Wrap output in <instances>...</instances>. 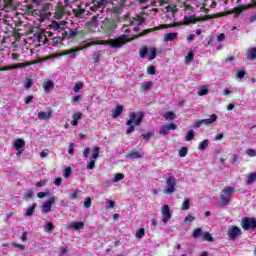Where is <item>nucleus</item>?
<instances>
[{
	"mask_svg": "<svg viewBox=\"0 0 256 256\" xmlns=\"http://www.w3.org/2000/svg\"><path fill=\"white\" fill-rule=\"evenodd\" d=\"M122 31L125 34H122L117 38L110 39V40H104V41H95L93 39L84 40L82 42V47H84V49H87V47H91L93 45H109L111 49H121V47L129 43L130 40L127 37V35H129L131 30H129V26L125 25L123 26Z\"/></svg>",
	"mask_w": 256,
	"mask_h": 256,
	"instance_id": "f257e3e1",
	"label": "nucleus"
},
{
	"mask_svg": "<svg viewBox=\"0 0 256 256\" xmlns=\"http://www.w3.org/2000/svg\"><path fill=\"white\" fill-rule=\"evenodd\" d=\"M51 29L54 31H58V33H61L62 36H56L52 38L51 44L54 47H59L63 43V39L67 37V32H65V21H60V22H52L51 24Z\"/></svg>",
	"mask_w": 256,
	"mask_h": 256,
	"instance_id": "f03ea898",
	"label": "nucleus"
},
{
	"mask_svg": "<svg viewBox=\"0 0 256 256\" xmlns=\"http://www.w3.org/2000/svg\"><path fill=\"white\" fill-rule=\"evenodd\" d=\"M166 184L163 189L164 195H173L177 191V178L173 173H168V176L166 177Z\"/></svg>",
	"mask_w": 256,
	"mask_h": 256,
	"instance_id": "7ed1b4c3",
	"label": "nucleus"
},
{
	"mask_svg": "<svg viewBox=\"0 0 256 256\" xmlns=\"http://www.w3.org/2000/svg\"><path fill=\"white\" fill-rule=\"evenodd\" d=\"M234 194L235 188L231 186H226L220 193V207H225V205H229Z\"/></svg>",
	"mask_w": 256,
	"mask_h": 256,
	"instance_id": "20e7f679",
	"label": "nucleus"
},
{
	"mask_svg": "<svg viewBox=\"0 0 256 256\" xmlns=\"http://www.w3.org/2000/svg\"><path fill=\"white\" fill-rule=\"evenodd\" d=\"M129 120L126 122V125H141L143 121V112H130L129 114Z\"/></svg>",
	"mask_w": 256,
	"mask_h": 256,
	"instance_id": "39448f33",
	"label": "nucleus"
},
{
	"mask_svg": "<svg viewBox=\"0 0 256 256\" xmlns=\"http://www.w3.org/2000/svg\"><path fill=\"white\" fill-rule=\"evenodd\" d=\"M147 55H148L149 61H153V59L157 57V50L155 49V47H150V48L143 47L142 49H140L141 59H145Z\"/></svg>",
	"mask_w": 256,
	"mask_h": 256,
	"instance_id": "423d86ee",
	"label": "nucleus"
},
{
	"mask_svg": "<svg viewBox=\"0 0 256 256\" xmlns=\"http://www.w3.org/2000/svg\"><path fill=\"white\" fill-rule=\"evenodd\" d=\"M241 225L244 231H249V229H256V220L255 218L244 217L242 219Z\"/></svg>",
	"mask_w": 256,
	"mask_h": 256,
	"instance_id": "0eeeda50",
	"label": "nucleus"
},
{
	"mask_svg": "<svg viewBox=\"0 0 256 256\" xmlns=\"http://www.w3.org/2000/svg\"><path fill=\"white\" fill-rule=\"evenodd\" d=\"M161 215L163 217L162 222L169 223V221H171L173 214H171V208H169V205L165 204L162 206Z\"/></svg>",
	"mask_w": 256,
	"mask_h": 256,
	"instance_id": "6e6552de",
	"label": "nucleus"
},
{
	"mask_svg": "<svg viewBox=\"0 0 256 256\" xmlns=\"http://www.w3.org/2000/svg\"><path fill=\"white\" fill-rule=\"evenodd\" d=\"M241 235V228L237 226H233L228 229V237L230 241H235Z\"/></svg>",
	"mask_w": 256,
	"mask_h": 256,
	"instance_id": "1a4fd4ad",
	"label": "nucleus"
},
{
	"mask_svg": "<svg viewBox=\"0 0 256 256\" xmlns=\"http://www.w3.org/2000/svg\"><path fill=\"white\" fill-rule=\"evenodd\" d=\"M143 157H145V152H143V150H133L126 154V159H143Z\"/></svg>",
	"mask_w": 256,
	"mask_h": 256,
	"instance_id": "9d476101",
	"label": "nucleus"
},
{
	"mask_svg": "<svg viewBox=\"0 0 256 256\" xmlns=\"http://www.w3.org/2000/svg\"><path fill=\"white\" fill-rule=\"evenodd\" d=\"M177 129L176 124L170 123L168 125H164L160 128V135H169V131H175Z\"/></svg>",
	"mask_w": 256,
	"mask_h": 256,
	"instance_id": "9b49d317",
	"label": "nucleus"
},
{
	"mask_svg": "<svg viewBox=\"0 0 256 256\" xmlns=\"http://www.w3.org/2000/svg\"><path fill=\"white\" fill-rule=\"evenodd\" d=\"M54 203H55V196H52L49 198L48 201L44 203V205H42V213H49Z\"/></svg>",
	"mask_w": 256,
	"mask_h": 256,
	"instance_id": "f8f14e48",
	"label": "nucleus"
},
{
	"mask_svg": "<svg viewBox=\"0 0 256 256\" xmlns=\"http://www.w3.org/2000/svg\"><path fill=\"white\" fill-rule=\"evenodd\" d=\"M81 49H83V48H72L69 50H65L62 52V55H69V57L71 59H75V57H77V53H79V51H81Z\"/></svg>",
	"mask_w": 256,
	"mask_h": 256,
	"instance_id": "ddd939ff",
	"label": "nucleus"
},
{
	"mask_svg": "<svg viewBox=\"0 0 256 256\" xmlns=\"http://www.w3.org/2000/svg\"><path fill=\"white\" fill-rule=\"evenodd\" d=\"M246 57L248 59V61H255L256 59V48L252 47V48H248L246 51Z\"/></svg>",
	"mask_w": 256,
	"mask_h": 256,
	"instance_id": "4468645a",
	"label": "nucleus"
},
{
	"mask_svg": "<svg viewBox=\"0 0 256 256\" xmlns=\"http://www.w3.org/2000/svg\"><path fill=\"white\" fill-rule=\"evenodd\" d=\"M55 87V82L47 80L43 82V89L45 93H51V89Z\"/></svg>",
	"mask_w": 256,
	"mask_h": 256,
	"instance_id": "2eb2a0df",
	"label": "nucleus"
},
{
	"mask_svg": "<svg viewBox=\"0 0 256 256\" xmlns=\"http://www.w3.org/2000/svg\"><path fill=\"white\" fill-rule=\"evenodd\" d=\"M51 115H53V111L48 110L47 112H39L38 113V119H40V121H45L47 119H51Z\"/></svg>",
	"mask_w": 256,
	"mask_h": 256,
	"instance_id": "dca6fc26",
	"label": "nucleus"
},
{
	"mask_svg": "<svg viewBox=\"0 0 256 256\" xmlns=\"http://www.w3.org/2000/svg\"><path fill=\"white\" fill-rule=\"evenodd\" d=\"M83 114L81 112H76L72 116V121L70 122L73 127H77L79 125V120L82 119Z\"/></svg>",
	"mask_w": 256,
	"mask_h": 256,
	"instance_id": "f3484780",
	"label": "nucleus"
},
{
	"mask_svg": "<svg viewBox=\"0 0 256 256\" xmlns=\"http://www.w3.org/2000/svg\"><path fill=\"white\" fill-rule=\"evenodd\" d=\"M115 29H117V25L115 23H109L105 28V32L109 37H111V35L115 33Z\"/></svg>",
	"mask_w": 256,
	"mask_h": 256,
	"instance_id": "a211bd4d",
	"label": "nucleus"
},
{
	"mask_svg": "<svg viewBox=\"0 0 256 256\" xmlns=\"http://www.w3.org/2000/svg\"><path fill=\"white\" fill-rule=\"evenodd\" d=\"M217 119H218L217 114H212L209 118L202 119V122H203V125H213V123H215Z\"/></svg>",
	"mask_w": 256,
	"mask_h": 256,
	"instance_id": "6ab92c4d",
	"label": "nucleus"
},
{
	"mask_svg": "<svg viewBox=\"0 0 256 256\" xmlns=\"http://www.w3.org/2000/svg\"><path fill=\"white\" fill-rule=\"evenodd\" d=\"M24 145H25V140L18 138L14 141L13 147L16 149V151H19L23 149Z\"/></svg>",
	"mask_w": 256,
	"mask_h": 256,
	"instance_id": "aec40b11",
	"label": "nucleus"
},
{
	"mask_svg": "<svg viewBox=\"0 0 256 256\" xmlns=\"http://www.w3.org/2000/svg\"><path fill=\"white\" fill-rule=\"evenodd\" d=\"M256 182V172H251L246 177V185H253Z\"/></svg>",
	"mask_w": 256,
	"mask_h": 256,
	"instance_id": "412c9836",
	"label": "nucleus"
},
{
	"mask_svg": "<svg viewBox=\"0 0 256 256\" xmlns=\"http://www.w3.org/2000/svg\"><path fill=\"white\" fill-rule=\"evenodd\" d=\"M121 113H123V106L117 105L115 110H113V112H112V117L114 119H117V117H119L121 115Z\"/></svg>",
	"mask_w": 256,
	"mask_h": 256,
	"instance_id": "4be33fe9",
	"label": "nucleus"
},
{
	"mask_svg": "<svg viewBox=\"0 0 256 256\" xmlns=\"http://www.w3.org/2000/svg\"><path fill=\"white\" fill-rule=\"evenodd\" d=\"M71 229H75V231H79L85 227V223L83 222H74L70 224Z\"/></svg>",
	"mask_w": 256,
	"mask_h": 256,
	"instance_id": "5701e85b",
	"label": "nucleus"
},
{
	"mask_svg": "<svg viewBox=\"0 0 256 256\" xmlns=\"http://www.w3.org/2000/svg\"><path fill=\"white\" fill-rule=\"evenodd\" d=\"M37 208V203H34L32 206L28 207L25 213L26 217H32L35 213V209Z\"/></svg>",
	"mask_w": 256,
	"mask_h": 256,
	"instance_id": "b1692460",
	"label": "nucleus"
},
{
	"mask_svg": "<svg viewBox=\"0 0 256 256\" xmlns=\"http://www.w3.org/2000/svg\"><path fill=\"white\" fill-rule=\"evenodd\" d=\"M196 17L195 15H186L184 17V25H189L191 23H195Z\"/></svg>",
	"mask_w": 256,
	"mask_h": 256,
	"instance_id": "393cba45",
	"label": "nucleus"
},
{
	"mask_svg": "<svg viewBox=\"0 0 256 256\" xmlns=\"http://www.w3.org/2000/svg\"><path fill=\"white\" fill-rule=\"evenodd\" d=\"M176 37H178L177 33H167L164 35V41H175Z\"/></svg>",
	"mask_w": 256,
	"mask_h": 256,
	"instance_id": "a878e982",
	"label": "nucleus"
},
{
	"mask_svg": "<svg viewBox=\"0 0 256 256\" xmlns=\"http://www.w3.org/2000/svg\"><path fill=\"white\" fill-rule=\"evenodd\" d=\"M123 179H125V175L123 173H117L112 179V183H119V181H123Z\"/></svg>",
	"mask_w": 256,
	"mask_h": 256,
	"instance_id": "bb28decb",
	"label": "nucleus"
},
{
	"mask_svg": "<svg viewBox=\"0 0 256 256\" xmlns=\"http://www.w3.org/2000/svg\"><path fill=\"white\" fill-rule=\"evenodd\" d=\"M151 87H153V82L148 81V82H144L141 84V90L145 91V92L149 91V89H151Z\"/></svg>",
	"mask_w": 256,
	"mask_h": 256,
	"instance_id": "cd10ccee",
	"label": "nucleus"
},
{
	"mask_svg": "<svg viewBox=\"0 0 256 256\" xmlns=\"http://www.w3.org/2000/svg\"><path fill=\"white\" fill-rule=\"evenodd\" d=\"M21 67H25V64L9 65L3 68L2 71H9L11 69H20Z\"/></svg>",
	"mask_w": 256,
	"mask_h": 256,
	"instance_id": "c85d7f7f",
	"label": "nucleus"
},
{
	"mask_svg": "<svg viewBox=\"0 0 256 256\" xmlns=\"http://www.w3.org/2000/svg\"><path fill=\"white\" fill-rule=\"evenodd\" d=\"M44 229H45L46 233H51L53 231V229H55V226L51 222H46L44 224Z\"/></svg>",
	"mask_w": 256,
	"mask_h": 256,
	"instance_id": "c756f323",
	"label": "nucleus"
},
{
	"mask_svg": "<svg viewBox=\"0 0 256 256\" xmlns=\"http://www.w3.org/2000/svg\"><path fill=\"white\" fill-rule=\"evenodd\" d=\"M194 57H195V54L193 53V51H189L187 56L185 57L186 65H189V63H191V61H193Z\"/></svg>",
	"mask_w": 256,
	"mask_h": 256,
	"instance_id": "7c9ffc66",
	"label": "nucleus"
},
{
	"mask_svg": "<svg viewBox=\"0 0 256 256\" xmlns=\"http://www.w3.org/2000/svg\"><path fill=\"white\" fill-rule=\"evenodd\" d=\"M136 239H143L145 237V228H140L136 231L135 234Z\"/></svg>",
	"mask_w": 256,
	"mask_h": 256,
	"instance_id": "2f4dec72",
	"label": "nucleus"
},
{
	"mask_svg": "<svg viewBox=\"0 0 256 256\" xmlns=\"http://www.w3.org/2000/svg\"><path fill=\"white\" fill-rule=\"evenodd\" d=\"M208 147H209V140L206 139L199 144L198 149L199 151H205V149Z\"/></svg>",
	"mask_w": 256,
	"mask_h": 256,
	"instance_id": "473e14b6",
	"label": "nucleus"
},
{
	"mask_svg": "<svg viewBox=\"0 0 256 256\" xmlns=\"http://www.w3.org/2000/svg\"><path fill=\"white\" fill-rule=\"evenodd\" d=\"M191 207V204L189 203V198H184L181 210L182 211H187Z\"/></svg>",
	"mask_w": 256,
	"mask_h": 256,
	"instance_id": "72a5a7b5",
	"label": "nucleus"
},
{
	"mask_svg": "<svg viewBox=\"0 0 256 256\" xmlns=\"http://www.w3.org/2000/svg\"><path fill=\"white\" fill-rule=\"evenodd\" d=\"M93 151H94V153H93V155L91 157V160L92 161H97V158L99 157L100 149H99V147H94Z\"/></svg>",
	"mask_w": 256,
	"mask_h": 256,
	"instance_id": "f704fd0d",
	"label": "nucleus"
},
{
	"mask_svg": "<svg viewBox=\"0 0 256 256\" xmlns=\"http://www.w3.org/2000/svg\"><path fill=\"white\" fill-rule=\"evenodd\" d=\"M164 117L167 121H173V119H175V113L173 112H166L164 114Z\"/></svg>",
	"mask_w": 256,
	"mask_h": 256,
	"instance_id": "c9c22d12",
	"label": "nucleus"
},
{
	"mask_svg": "<svg viewBox=\"0 0 256 256\" xmlns=\"http://www.w3.org/2000/svg\"><path fill=\"white\" fill-rule=\"evenodd\" d=\"M187 153H189V149H187V147H182L179 150V157H187Z\"/></svg>",
	"mask_w": 256,
	"mask_h": 256,
	"instance_id": "e433bc0d",
	"label": "nucleus"
},
{
	"mask_svg": "<svg viewBox=\"0 0 256 256\" xmlns=\"http://www.w3.org/2000/svg\"><path fill=\"white\" fill-rule=\"evenodd\" d=\"M194 138H195V131L190 130V131L186 134V141H193Z\"/></svg>",
	"mask_w": 256,
	"mask_h": 256,
	"instance_id": "4c0bfd02",
	"label": "nucleus"
},
{
	"mask_svg": "<svg viewBox=\"0 0 256 256\" xmlns=\"http://www.w3.org/2000/svg\"><path fill=\"white\" fill-rule=\"evenodd\" d=\"M81 89H83V83L82 82L76 83L75 86L73 87L74 93H79V91H81Z\"/></svg>",
	"mask_w": 256,
	"mask_h": 256,
	"instance_id": "58836bf2",
	"label": "nucleus"
},
{
	"mask_svg": "<svg viewBox=\"0 0 256 256\" xmlns=\"http://www.w3.org/2000/svg\"><path fill=\"white\" fill-rule=\"evenodd\" d=\"M141 137L144 139V141H149L151 137H153V132L149 131L147 133H144L141 135Z\"/></svg>",
	"mask_w": 256,
	"mask_h": 256,
	"instance_id": "ea45409f",
	"label": "nucleus"
},
{
	"mask_svg": "<svg viewBox=\"0 0 256 256\" xmlns=\"http://www.w3.org/2000/svg\"><path fill=\"white\" fill-rule=\"evenodd\" d=\"M203 230L201 228H197L193 232L194 239H199V236L202 235Z\"/></svg>",
	"mask_w": 256,
	"mask_h": 256,
	"instance_id": "a19ab883",
	"label": "nucleus"
},
{
	"mask_svg": "<svg viewBox=\"0 0 256 256\" xmlns=\"http://www.w3.org/2000/svg\"><path fill=\"white\" fill-rule=\"evenodd\" d=\"M67 253H69V248L67 246L65 247H60V251H59V255L60 256H64L67 255Z\"/></svg>",
	"mask_w": 256,
	"mask_h": 256,
	"instance_id": "79ce46f5",
	"label": "nucleus"
},
{
	"mask_svg": "<svg viewBox=\"0 0 256 256\" xmlns=\"http://www.w3.org/2000/svg\"><path fill=\"white\" fill-rule=\"evenodd\" d=\"M24 87L26 89H31L33 87V81L31 79H27L24 81Z\"/></svg>",
	"mask_w": 256,
	"mask_h": 256,
	"instance_id": "37998d69",
	"label": "nucleus"
},
{
	"mask_svg": "<svg viewBox=\"0 0 256 256\" xmlns=\"http://www.w3.org/2000/svg\"><path fill=\"white\" fill-rule=\"evenodd\" d=\"M246 155H248V157H256V150L255 149H247Z\"/></svg>",
	"mask_w": 256,
	"mask_h": 256,
	"instance_id": "c03bdc74",
	"label": "nucleus"
},
{
	"mask_svg": "<svg viewBox=\"0 0 256 256\" xmlns=\"http://www.w3.org/2000/svg\"><path fill=\"white\" fill-rule=\"evenodd\" d=\"M84 207H85V209H89L91 207V197H87L84 200Z\"/></svg>",
	"mask_w": 256,
	"mask_h": 256,
	"instance_id": "a18cd8bd",
	"label": "nucleus"
},
{
	"mask_svg": "<svg viewBox=\"0 0 256 256\" xmlns=\"http://www.w3.org/2000/svg\"><path fill=\"white\" fill-rule=\"evenodd\" d=\"M239 156L238 155H233L232 159H231V164L232 165H239Z\"/></svg>",
	"mask_w": 256,
	"mask_h": 256,
	"instance_id": "49530a36",
	"label": "nucleus"
},
{
	"mask_svg": "<svg viewBox=\"0 0 256 256\" xmlns=\"http://www.w3.org/2000/svg\"><path fill=\"white\" fill-rule=\"evenodd\" d=\"M106 207H107V209H113L115 207V201L107 200L106 201Z\"/></svg>",
	"mask_w": 256,
	"mask_h": 256,
	"instance_id": "de8ad7c7",
	"label": "nucleus"
},
{
	"mask_svg": "<svg viewBox=\"0 0 256 256\" xmlns=\"http://www.w3.org/2000/svg\"><path fill=\"white\" fill-rule=\"evenodd\" d=\"M49 195H50L49 191L37 193V197L39 199H43L44 197H49Z\"/></svg>",
	"mask_w": 256,
	"mask_h": 256,
	"instance_id": "09e8293b",
	"label": "nucleus"
},
{
	"mask_svg": "<svg viewBox=\"0 0 256 256\" xmlns=\"http://www.w3.org/2000/svg\"><path fill=\"white\" fill-rule=\"evenodd\" d=\"M193 221H195V217L191 214H189L185 219H184V223H193Z\"/></svg>",
	"mask_w": 256,
	"mask_h": 256,
	"instance_id": "8fccbe9b",
	"label": "nucleus"
},
{
	"mask_svg": "<svg viewBox=\"0 0 256 256\" xmlns=\"http://www.w3.org/2000/svg\"><path fill=\"white\" fill-rule=\"evenodd\" d=\"M133 131H135V125H133V124L128 125V128L126 130L127 135L133 133Z\"/></svg>",
	"mask_w": 256,
	"mask_h": 256,
	"instance_id": "3c124183",
	"label": "nucleus"
},
{
	"mask_svg": "<svg viewBox=\"0 0 256 256\" xmlns=\"http://www.w3.org/2000/svg\"><path fill=\"white\" fill-rule=\"evenodd\" d=\"M71 176V168H66L63 173V177L66 179Z\"/></svg>",
	"mask_w": 256,
	"mask_h": 256,
	"instance_id": "603ef678",
	"label": "nucleus"
},
{
	"mask_svg": "<svg viewBox=\"0 0 256 256\" xmlns=\"http://www.w3.org/2000/svg\"><path fill=\"white\" fill-rule=\"evenodd\" d=\"M147 73H148V75H155V67L154 66H149L147 68Z\"/></svg>",
	"mask_w": 256,
	"mask_h": 256,
	"instance_id": "864d4df0",
	"label": "nucleus"
},
{
	"mask_svg": "<svg viewBox=\"0 0 256 256\" xmlns=\"http://www.w3.org/2000/svg\"><path fill=\"white\" fill-rule=\"evenodd\" d=\"M207 93H209V90H207V89H200V90H198V95L200 96V97H203V95H207Z\"/></svg>",
	"mask_w": 256,
	"mask_h": 256,
	"instance_id": "5fc2aeb1",
	"label": "nucleus"
},
{
	"mask_svg": "<svg viewBox=\"0 0 256 256\" xmlns=\"http://www.w3.org/2000/svg\"><path fill=\"white\" fill-rule=\"evenodd\" d=\"M246 75L245 70H241L237 73V79H243Z\"/></svg>",
	"mask_w": 256,
	"mask_h": 256,
	"instance_id": "6e6d98bb",
	"label": "nucleus"
},
{
	"mask_svg": "<svg viewBox=\"0 0 256 256\" xmlns=\"http://www.w3.org/2000/svg\"><path fill=\"white\" fill-rule=\"evenodd\" d=\"M75 144H73V143H71L70 145H69V150H68V153H69V155H73V153H75Z\"/></svg>",
	"mask_w": 256,
	"mask_h": 256,
	"instance_id": "4d7b16f0",
	"label": "nucleus"
},
{
	"mask_svg": "<svg viewBox=\"0 0 256 256\" xmlns=\"http://www.w3.org/2000/svg\"><path fill=\"white\" fill-rule=\"evenodd\" d=\"M204 241H213V236H211V234L209 233H205L204 234Z\"/></svg>",
	"mask_w": 256,
	"mask_h": 256,
	"instance_id": "13d9d810",
	"label": "nucleus"
},
{
	"mask_svg": "<svg viewBox=\"0 0 256 256\" xmlns=\"http://www.w3.org/2000/svg\"><path fill=\"white\" fill-rule=\"evenodd\" d=\"M47 155H49V149H45L40 153V157L42 159H45V157H47Z\"/></svg>",
	"mask_w": 256,
	"mask_h": 256,
	"instance_id": "bf43d9fd",
	"label": "nucleus"
},
{
	"mask_svg": "<svg viewBox=\"0 0 256 256\" xmlns=\"http://www.w3.org/2000/svg\"><path fill=\"white\" fill-rule=\"evenodd\" d=\"M99 59H101V54L95 53L93 56L94 63H99Z\"/></svg>",
	"mask_w": 256,
	"mask_h": 256,
	"instance_id": "052dcab7",
	"label": "nucleus"
},
{
	"mask_svg": "<svg viewBox=\"0 0 256 256\" xmlns=\"http://www.w3.org/2000/svg\"><path fill=\"white\" fill-rule=\"evenodd\" d=\"M47 184V180H40L39 182L36 183V187H45Z\"/></svg>",
	"mask_w": 256,
	"mask_h": 256,
	"instance_id": "680f3d73",
	"label": "nucleus"
},
{
	"mask_svg": "<svg viewBox=\"0 0 256 256\" xmlns=\"http://www.w3.org/2000/svg\"><path fill=\"white\" fill-rule=\"evenodd\" d=\"M61 183H63V178L59 177L54 180V185H56V187H59Z\"/></svg>",
	"mask_w": 256,
	"mask_h": 256,
	"instance_id": "e2e57ef3",
	"label": "nucleus"
},
{
	"mask_svg": "<svg viewBox=\"0 0 256 256\" xmlns=\"http://www.w3.org/2000/svg\"><path fill=\"white\" fill-rule=\"evenodd\" d=\"M218 43H221V41H225V34L221 33L220 35L217 36Z\"/></svg>",
	"mask_w": 256,
	"mask_h": 256,
	"instance_id": "0e129e2a",
	"label": "nucleus"
},
{
	"mask_svg": "<svg viewBox=\"0 0 256 256\" xmlns=\"http://www.w3.org/2000/svg\"><path fill=\"white\" fill-rule=\"evenodd\" d=\"M87 169H95V160H91L87 165Z\"/></svg>",
	"mask_w": 256,
	"mask_h": 256,
	"instance_id": "69168bd1",
	"label": "nucleus"
},
{
	"mask_svg": "<svg viewBox=\"0 0 256 256\" xmlns=\"http://www.w3.org/2000/svg\"><path fill=\"white\" fill-rule=\"evenodd\" d=\"M89 153H91V148H86L83 152L85 159H87V157H89Z\"/></svg>",
	"mask_w": 256,
	"mask_h": 256,
	"instance_id": "338daca9",
	"label": "nucleus"
},
{
	"mask_svg": "<svg viewBox=\"0 0 256 256\" xmlns=\"http://www.w3.org/2000/svg\"><path fill=\"white\" fill-rule=\"evenodd\" d=\"M249 21H250V23H255V21H256V13L249 17Z\"/></svg>",
	"mask_w": 256,
	"mask_h": 256,
	"instance_id": "774afa93",
	"label": "nucleus"
}]
</instances>
